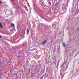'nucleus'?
<instances>
[{
	"mask_svg": "<svg viewBox=\"0 0 79 79\" xmlns=\"http://www.w3.org/2000/svg\"><path fill=\"white\" fill-rule=\"evenodd\" d=\"M63 46L64 47H66V44H65V43H63L62 44Z\"/></svg>",
	"mask_w": 79,
	"mask_h": 79,
	"instance_id": "nucleus-2",
	"label": "nucleus"
},
{
	"mask_svg": "<svg viewBox=\"0 0 79 79\" xmlns=\"http://www.w3.org/2000/svg\"><path fill=\"white\" fill-rule=\"evenodd\" d=\"M56 4H55V6H56Z\"/></svg>",
	"mask_w": 79,
	"mask_h": 79,
	"instance_id": "nucleus-8",
	"label": "nucleus"
},
{
	"mask_svg": "<svg viewBox=\"0 0 79 79\" xmlns=\"http://www.w3.org/2000/svg\"><path fill=\"white\" fill-rule=\"evenodd\" d=\"M11 26L13 27H15V25L13 24H11Z\"/></svg>",
	"mask_w": 79,
	"mask_h": 79,
	"instance_id": "nucleus-5",
	"label": "nucleus"
},
{
	"mask_svg": "<svg viewBox=\"0 0 79 79\" xmlns=\"http://www.w3.org/2000/svg\"><path fill=\"white\" fill-rule=\"evenodd\" d=\"M29 32V30L28 29H27V34H28Z\"/></svg>",
	"mask_w": 79,
	"mask_h": 79,
	"instance_id": "nucleus-3",
	"label": "nucleus"
},
{
	"mask_svg": "<svg viewBox=\"0 0 79 79\" xmlns=\"http://www.w3.org/2000/svg\"><path fill=\"white\" fill-rule=\"evenodd\" d=\"M0 27L1 28H2V29H3V26H2V24H1L0 23Z\"/></svg>",
	"mask_w": 79,
	"mask_h": 79,
	"instance_id": "nucleus-4",
	"label": "nucleus"
},
{
	"mask_svg": "<svg viewBox=\"0 0 79 79\" xmlns=\"http://www.w3.org/2000/svg\"><path fill=\"white\" fill-rule=\"evenodd\" d=\"M46 42H47V41H44L43 43H42V45H44L46 44Z\"/></svg>",
	"mask_w": 79,
	"mask_h": 79,
	"instance_id": "nucleus-1",
	"label": "nucleus"
},
{
	"mask_svg": "<svg viewBox=\"0 0 79 79\" xmlns=\"http://www.w3.org/2000/svg\"><path fill=\"white\" fill-rule=\"evenodd\" d=\"M64 64H63V65H64Z\"/></svg>",
	"mask_w": 79,
	"mask_h": 79,
	"instance_id": "nucleus-9",
	"label": "nucleus"
},
{
	"mask_svg": "<svg viewBox=\"0 0 79 79\" xmlns=\"http://www.w3.org/2000/svg\"><path fill=\"white\" fill-rule=\"evenodd\" d=\"M2 3V2L1 1H0V4H1Z\"/></svg>",
	"mask_w": 79,
	"mask_h": 79,
	"instance_id": "nucleus-6",
	"label": "nucleus"
},
{
	"mask_svg": "<svg viewBox=\"0 0 79 79\" xmlns=\"http://www.w3.org/2000/svg\"><path fill=\"white\" fill-rule=\"evenodd\" d=\"M0 38H2V36H0Z\"/></svg>",
	"mask_w": 79,
	"mask_h": 79,
	"instance_id": "nucleus-7",
	"label": "nucleus"
}]
</instances>
